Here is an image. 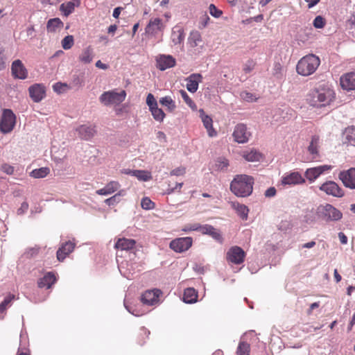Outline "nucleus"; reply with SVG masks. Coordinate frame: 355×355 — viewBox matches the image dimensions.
Returning <instances> with one entry per match:
<instances>
[{
	"label": "nucleus",
	"mask_w": 355,
	"mask_h": 355,
	"mask_svg": "<svg viewBox=\"0 0 355 355\" xmlns=\"http://www.w3.org/2000/svg\"><path fill=\"white\" fill-rule=\"evenodd\" d=\"M240 96L243 101L246 102H254L257 99V97H256L253 94L247 91L242 92L240 94Z\"/></svg>",
	"instance_id": "nucleus-49"
},
{
	"label": "nucleus",
	"mask_w": 355,
	"mask_h": 355,
	"mask_svg": "<svg viewBox=\"0 0 355 355\" xmlns=\"http://www.w3.org/2000/svg\"><path fill=\"white\" fill-rule=\"evenodd\" d=\"M192 241L191 237L178 238L170 243V248L177 252H182L191 246Z\"/></svg>",
	"instance_id": "nucleus-12"
},
{
	"label": "nucleus",
	"mask_w": 355,
	"mask_h": 355,
	"mask_svg": "<svg viewBox=\"0 0 355 355\" xmlns=\"http://www.w3.org/2000/svg\"><path fill=\"white\" fill-rule=\"evenodd\" d=\"M124 173L136 177L141 181L146 182L152 179L150 173L147 171L127 169L125 170Z\"/></svg>",
	"instance_id": "nucleus-25"
},
{
	"label": "nucleus",
	"mask_w": 355,
	"mask_h": 355,
	"mask_svg": "<svg viewBox=\"0 0 355 355\" xmlns=\"http://www.w3.org/2000/svg\"><path fill=\"white\" fill-rule=\"evenodd\" d=\"M146 104L149 107V110L157 105V102L152 94H148L146 97Z\"/></svg>",
	"instance_id": "nucleus-52"
},
{
	"label": "nucleus",
	"mask_w": 355,
	"mask_h": 355,
	"mask_svg": "<svg viewBox=\"0 0 355 355\" xmlns=\"http://www.w3.org/2000/svg\"><path fill=\"white\" fill-rule=\"evenodd\" d=\"M175 65V59L170 55H159L157 58V67L161 71H164Z\"/></svg>",
	"instance_id": "nucleus-18"
},
{
	"label": "nucleus",
	"mask_w": 355,
	"mask_h": 355,
	"mask_svg": "<svg viewBox=\"0 0 355 355\" xmlns=\"http://www.w3.org/2000/svg\"><path fill=\"white\" fill-rule=\"evenodd\" d=\"M11 71L12 76L15 78L24 80L27 78V69L20 60H16L12 62Z\"/></svg>",
	"instance_id": "nucleus-17"
},
{
	"label": "nucleus",
	"mask_w": 355,
	"mask_h": 355,
	"mask_svg": "<svg viewBox=\"0 0 355 355\" xmlns=\"http://www.w3.org/2000/svg\"><path fill=\"white\" fill-rule=\"evenodd\" d=\"M186 173V169L184 167H178L172 170L170 173L171 175L180 176L183 175Z\"/></svg>",
	"instance_id": "nucleus-56"
},
{
	"label": "nucleus",
	"mask_w": 355,
	"mask_h": 355,
	"mask_svg": "<svg viewBox=\"0 0 355 355\" xmlns=\"http://www.w3.org/2000/svg\"><path fill=\"white\" fill-rule=\"evenodd\" d=\"M180 94L184 102L192 109H196V105L192 99L189 96L188 94L184 90H180Z\"/></svg>",
	"instance_id": "nucleus-47"
},
{
	"label": "nucleus",
	"mask_w": 355,
	"mask_h": 355,
	"mask_svg": "<svg viewBox=\"0 0 355 355\" xmlns=\"http://www.w3.org/2000/svg\"><path fill=\"white\" fill-rule=\"evenodd\" d=\"M159 103L168 108L169 111H173L176 107L175 102L170 96H164L159 99Z\"/></svg>",
	"instance_id": "nucleus-42"
},
{
	"label": "nucleus",
	"mask_w": 355,
	"mask_h": 355,
	"mask_svg": "<svg viewBox=\"0 0 355 355\" xmlns=\"http://www.w3.org/2000/svg\"><path fill=\"white\" fill-rule=\"evenodd\" d=\"M282 67L279 63H275L273 67V75L277 78H280L282 76Z\"/></svg>",
	"instance_id": "nucleus-55"
},
{
	"label": "nucleus",
	"mask_w": 355,
	"mask_h": 355,
	"mask_svg": "<svg viewBox=\"0 0 355 355\" xmlns=\"http://www.w3.org/2000/svg\"><path fill=\"white\" fill-rule=\"evenodd\" d=\"M340 86L343 89H355V71L347 73L340 78Z\"/></svg>",
	"instance_id": "nucleus-20"
},
{
	"label": "nucleus",
	"mask_w": 355,
	"mask_h": 355,
	"mask_svg": "<svg viewBox=\"0 0 355 355\" xmlns=\"http://www.w3.org/2000/svg\"><path fill=\"white\" fill-rule=\"evenodd\" d=\"M126 96V93L124 90L117 92L114 90L103 92L100 98V101L105 105H119L122 103Z\"/></svg>",
	"instance_id": "nucleus-5"
},
{
	"label": "nucleus",
	"mask_w": 355,
	"mask_h": 355,
	"mask_svg": "<svg viewBox=\"0 0 355 355\" xmlns=\"http://www.w3.org/2000/svg\"><path fill=\"white\" fill-rule=\"evenodd\" d=\"M202 80L200 73H192L186 78L187 89L191 93H195L198 89L199 83Z\"/></svg>",
	"instance_id": "nucleus-22"
},
{
	"label": "nucleus",
	"mask_w": 355,
	"mask_h": 355,
	"mask_svg": "<svg viewBox=\"0 0 355 355\" xmlns=\"http://www.w3.org/2000/svg\"><path fill=\"white\" fill-rule=\"evenodd\" d=\"M62 26L63 23L59 18H53L48 21L46 28L48 32L54 33L60 30Z\"/></svg>",
	"instance_id": "nucleus-34"
},
{
	"label": "nucleus",
	"mask_w": 355,
	"mask_h": 355,
	"mask_svg": "<svg viewBox=\"0 0 355 355\" xmlns=\"http://www.w3.org/2000/svg\"><path fill=\"white\" fill-rule=\"evenodd\" d=\"M345 135L347 142L349 144L355 146V127L351 126L347 128L345 130Z\"/></svg>",
	"instance_id": "nucleus-39"
},
{
	"label": "nucleus",
	"mask_w": 355,
	"mask_h": 355,
	"mask_svg": "<svg viewBox=\"0 0 355 355\" xmlns=\"http://www.w3.org/2000/svg\"><path fill=\"white\" fill-rule=\"evenodd\" d=\"M199 112L200 113L202 121L203 123L205 128L207 129L209 136L211 137L216 136V132L213 128V121L211 118L209 116L206 115L203 110H200Z\"/></svg>",
	"instance_id": "nucleus-24"
},
{
	"label": "nucleus",
	"mask_w": 355,
	"mask_h": 355,
	"mask_svg": "<svg viewBox=\"0 0 355 355\" xmlns=\"http://www.w3.org/2000/svg\"><path fill=\"white\" fill-rule=\"evenodd\" d=\"M233 137L234 141L239 144H244L247 142L251 133L248 130L247 126L243 123H239L235 126Z\"/></svg>",
	"instance_id": "nucleus-9"
},
{
	"label": "nucleus",
	"mask_w": 355,
	"mask_h": 355,
	"mask_svg": "<svg viewBox=\"0 0 355 355\" xmlns=\"http://www.w3.org/2000/svg\"><path fill=\"white\" fill-rule=\"evenodd\" d=\"M250 346L244 341H241L237 347V355H250Z\"/></svg>",
	"instance_id": "nucleus-40"
},
{
	"label": "nucleus",
	"mask_w": 355,
	"mask_h": 355,
	"mask_svg": "<svg viewBox=\"0 0 355 355\" xmlns=\"http://www.w3.org/2000/svg\"><path fill=\"white\" fill-rule=\"evenodd\" d=\"M28 209V204L27 202H23L20 207L17 209V213L18 215L24 214Z\"/></svg>",
	"instance_id": "nucleus-58"
},
{
	"label": "nucleus",
	"mask_w": 355,
	"mask_h": 355,
	"mask_svg": "<svg viewBox=\"0 0 355 355\" xmlns=\"http://www.w3.org/2000/svg\"><path fill=\"white\" fill-rule=\"evenodd\" d=\"M245 256V252L239 246L232 247L227 252V261L235 264L242 263L244 261Z\"/></svg>",
	"instance_id": "nucleus-11"
},
{
	"label": "nucleus",
	"mask_w": 355,
	"mask_h": 355,
	"mask_svg": "<svg viewBox=\"0 0 355 355\" xmlns=\"http://www.w3.org/2000/svg\"><path fill=\"white\" fill-rule=\"evenodd\" d=\"M313 26L316 28H322L325 24L324 18L322 16H317L313 22Z\"/></svg>",
	"instance_id": "nucleus-51"
},
{
	"label": "nucleus",
	"mask_w": 355,
	"mask_h": 355,
	"mask_svg": "<svg viewBox=\"0 0 355 355\" xmlns=\"http://www.w3.org/2000/svg\"><path fill=\"white\" fill-rule=\"evenodd\" d=\"M243 157L248 162H257L261 158V154L257 150L252 149L244 151Z\"/></svg>",
	"instance_id": "nucleus-36"
},
{
	"label": "nucleus",
	"mask_w": 355,
	"mask_h": 355,
	"mask_svg": "<svg viewBox=\"0 0 355 355\" xmlns=\"http://www.w3.org/2000/svg\"><path fill=\"white\" fill-rule=\"evenodd\" d=\"M76 131L78 133L80 138L85 140L90 139L96 133L95 126L91 125H81L76 129Z\"/></svg>",
	"instance_id": "nucleus-21"
},
{
	"label": "nucleus",
	"mask_w": 355,
	"mask_h": 355,
	"mask_svg": "<svg viewBox=\"0 0 355 355\" xmlns=\"http://www.w3.org/2000/svg\"><path fill=\"white\" fill-rule=\"evenodd\" d=\"M229 166V162L223 157L218 158L215 163V168L218 171H225Z\"/></svg>",
	"instance_id": "nucleus-43"
},
{
	"label": "nucleus",
	"mask_w": 355,
	"mask_h": 355,
	"mask_svg": "<svg viewBox=\"0 0 355 355\" xmlns=\"http://www.w3.org/2000/svg\"><path fill=\"white\" fill-rule=\"evenodd\" d=\"M56 278L55 275L49 272L46 273L42 278L38 281V286L40 288H49L55 282Z\"/></svg>",
	"instance_id": "nucleus-27"
},
{
	"label": "nucleus",
	"mask_w": 355,
	"mask_h": 355,
	"mask_svg": "<svg viewBox=\"0 0 355 355\" xmlns=\"http://www.w3.org/2000/svg\"><path fill=\"white\" fill-rule=\"evenodd\" d=\"M338 178L345 187L351 189H355V168L341 171L338 175Z\"/></svg>",
	"instance_id": "nucleus-13"
},
{
	"label": "nucleus",
	"mask_w": 355,
	"mask_h": 355,
	"mask_svg": "<svg viewBox=\"0 0 355 355\" xmlns=\"http://www.w3.org/2000/svg\"><path fill=\"white\" fill-rule=\"evenodd\" d=\"M75 245L76 244L71 241L63 243L57 251V258L58 261H62L73 250Z\"/></svg>",
	"instance_id": "nucleus-23"
},
{
	"label": "nucleus",
	"mask_w": 355,
	"mask_h": 355,
	"mask_svg": "<svg viewBox=\"0 0 355 355\" xmlns=\"http://www.w3.org/2000/svg\"><path fill=\"white\" fill-rule=\"evenodd\" d=\"M70 87L67 83L60 82L56 83L53 85V91L58 94H62L69 89Z\"/></svg>",
	"instance_id": "nucleus-44"
},
{
	"label": "nucleus",
	"mask_w": 355,
	"mask_h": 355,
	"mask_svg": "<svg viewBox=\"0 0 355 355\" xmlns=\"http://www.w3.org/2000/svg\"><path fill=\"white\" fill-rule=\"evenodd\" d=\"M124 306H125V309L128 310V311L130 312V313H132V315H134L135 316L140 315V314L137 311H136V310L132 309V307H130V306H128L127 304L126 301L124 302Z\"/></svg>",
	"instance_id": "nucleus-62"
},
{
	"label": "nucleus",
	"mask_w": 355,
	"mask_h": 355,
	"mask_svg": "<svg viewBox=\"0 0 355 355\" xmlns=\"http://www.w3.org/2000/svg\"><path fill=\"white\" fill-rule=\"evenodd\" d=\"M29 95L35 103L40 102L46 96L45 87L42 84H34L29 89Z\"/></svg>",
	"instance_id": "nucleus-16"
},
{
	"label": "nucleus",
	"mask_w": 355,
	"mask_h": 355,
	"mask_svg": "<svg viewBox=\"0 0 355 355\" xmlns=\"http://www.w3.org/2000/svg\"><path fill=\"white\" fill-rule=\"evenodd\" d=\"M209 13L211 15H212L213 17H216V18H218L220 17L222 14H223V12L220 10H218L214 4H210L209 5Z\"/></svg>",
	"instance_id": "nucleus-50"
},
{
	"label": "nucleus",
	"mask_w": 355,
	"mask_h": 355,
	"mask_svg": "<svg viewBox=\"0 0 355 355\" xmlns=\"http://www.w3.org/2000/svg\"><path fill=\"white\" fill-rule=\"evenodd\" d=\"M254 179L247 175H236L230 183L231 191L237 197H248L252 193Z\"/></svg>",
	"instance_id": "nucleus-1"
},
{
	"label": "nucleus",
	"mask_w": 355,
	"mask_h": 355,
	"mask_svg": "<svg viewBox=\"0 0 355 355\" xmlns=\"http://www.w3.org/2000/svg\"><path fill=\"white\" fill-rule=\"evenodd\" d=\"M202 37L199 32L195 31H191L189 37H188V44L190 47L195 48V47H200V49L202 48Z\"/></svg>",
	"instance_id": "nucleus-29"
},
{
	"label": "nucleus",
	"mask_w": 355,
	"mask_h": 355,
	"mask_svg": "<svg viewBox=\"0 0 355 355\" xmlns=\"http://www.w3.org/2000/svg\"><path fill=\"white\" fill-rule=\"evenodd\" d=\"M338 238L340 239V241L342 244H347V237L345 236V234L343 232L338 233Z\"/></svg>",
	"instance_id": "nucleus-64"
},
{
	"label": "nucleus",
	"mask_w": 355,
	"mask_h": 355,
	"mask_svg": "<svg viewBox=\"0 0 355 355\" xmlns=\"http://www.w3.org/2000/svg\"><path fill=\"white\" fill-rule=\"evenodd\" d=\"M185 33L183 28L179 25L173 27L171 34V41L174 46L183 44Z\"/></svg>",
	"instance_id": "nucleus-19"
},
{
	"label": "nucleus",
	"mask_w": 355,
	"mask_h": 355,
	"mask_svg": "<svg viewBox=\"0 0 355 355\" xmlns=\"http://www.w3.org/2000/svg\"><path fill=\"white\" fill-rule=\"evenodd\" d=\"M198 293L193 288H187L184 290L183 301L187 304H192L197 301Z\"/></svg>",
	"instance_id": "nucleus-32"
},
{
	"label": "nucleus",
	"mask_w": 355,
	"mask_h": 355,
	"mask_svg": "<svg viewBox=\"0 0 355 355\" xmlns=\"http://www.w3.org/2000/svg\"><path fill=\"white\" fill-rule=\"evenodd\" d=\"M212 230H214V227L212 225L206 224L204 225H201L200 232L203 234L209 235Z\"/></svg>",
	"instance_id": "nucleus-57"
},
{
	"label": "nucleus",
	"mask_w": 355,
	"mask_h": 355,
	"mask_svg": "<svg viewBox=\"0 0 355 355\" xmlns=\"http://www.w3.org/2000/svg\"><path fill=\"white\" fill-rule=\"evenodd\" d=\"M120 187V184L118 182L111 181L107 184L103 188L96 191V193L98 195L107 196L117 191Z\"/></svg>",
	"instance_id": "nucleus-26"
},
{
	"label": "nucleus",
	"mask_w": 355,
	"mask_h": 355,
	"mask_svg": "<svg viewBox=\"0 0 355 355\" xmlns=\"http://www.w3.org/2000/svg\"><path fill=\"white\" fill-rule=\"evenodd\" d=\"M166 25L160 18H152L150 19L145 28L146 33L152 36L156 35L159 32H163Z\"/></svg>",
	"instance_id": "nucleus-10"
},
{
	"label": "nucleus",
	"mask_w": 355,
	"mask_h": 355,
	"mask_svg": "<svg viewBox=\"0 0 355 355\" xmlns=\"http://www.w3.org/2000/svg\"><path fill=\"white\" fill-rule=\"evenodd\" d=\"M254 67V63L252 61H248L244 66L243 71L245 73H249L252 71Z\"/></svg>",
	"instance_id": "nucleus-61"
},
{
	"label": "nucleus",
	"mask_w": 355,
	"mask_h": 355,
	"mask_svg": "<svg viewBox=\"0 0 355 355\" xmlns=\"http://www.w3.org/2000/svg\"><path fill=\"white\" fill-rule=\"evenodd\" d=\"M74 43L73 37L72 35H67L62 40V46L64 49H70Z\"/></svg>",
	"instance_id": "nucleus-46"
},
{
	"label": "nucleus",
	"mask_w": 355,
	"mask_h": 355,
	"mask_svg": "<svg viewBox=\"0 0 355 355\" xmlns=\"http://www.w3.org/2000/svg\"><path fill=\"white\" fill-rule=\"evenodd\" d=\"M15 299L13 294H8L0 304V319H3L6 310L12 304V302Z\"/></svg>",
	"instance_id": "nucleus-31"
},
{
	"label": "nucleus",
	"mask_w": 355,
	"mask_h": 355,
	"mask_svg": "<svg viewBox=\"0 0 355 355\" xmlns=\"http://www.w3.org/2000/svg\"><path fill=\"white\" fill-rule=\"evenodd\" d=\"M320 190L328 196L341 198L345 195L344 191L334 181H327L319 187Z\"/></svg>",
	"instance_id": "nucleus-7"
},
{
	"label": "nucleus",
	"mask_w": 355,
	"mask_h": 355,
	"mask_svg": "<svg viewBox=\"0 0 355 355\" xmlns=\"http://www.w3.org/2000/svg\"><path fill=\"white\" fill-rule=\"evenodd\" d=\"M209 236H211L214 239L218 241L219 243L223 242V236L220 232L214 227V230H211V232L209 234Z\"/></svg>",
	"instance_id": "nucleus-53"
},
{
	"label": "nucleus",
	"mask_w": 355,
	"mask_h": 355,
	"mask_svg": "<svg viewBox=\"0 0 355 355\" xmlns=\"http://www.w3.org/2000/svg\"><path fill=\"white\" fill-rule=\"evenodd\" d=\"M123 194V191H120L111 198L106 199L105 202L109 206H113L120 201V197Z\"/></svg>",
	"instance_id": "nucleus-45"
},
{
	"label": "nucleus",
	"mask_w": 355,
	"mask_h": 355,
	"mask_svg": "<svg viewBox=\"0 0 355 355\" xmlns=\"http://www.w3.org/2000/svg\"><path fill=\"white\" fill-rule=\"evenodd\" d=\"M1 171L6 173L7 175H12L14 173V171H15V168L14 166H11V165H9L8 164H3L2 166H1Z\"/></svg>",
	"instance_id": "nucleus-54"
},
{
	"label": "nucleus",
	"mask_w": 355,
	"mask_h": 355,
	"mask_svg": "<svg viewBox=\"0 0 355 355\" xmlns=\"http://www.w3.org/2000/svg\"><path fill=\"white\" fill-rule=\"evenodd\" d=\"M276 189L273 187H271L265 191L264 195L267 198H272L276 195Z\"/></svg>",
	"instance_id": "nucleus-59"
},
{
	"label": "nucleus",
	"mask_w": 355,
	"mask_h": 355,
	"mask_svg": "<svg viewBox=\"0 0 355 355\" xmlns=\"http://www.w3.org/2000/svg\"><path fill=\"white\" fill-rule=\"evenodd\" d=\"M232 207L236 210L237 214L243 220H246L248 215V208L243 205L236 202H232Z\"/></svg>",
	"instance_id": "nucleus-33"
},
{
	"label": "nucleus",
	"mask_w": 355,
	"mask_h": 355,
	"mask_svg": "<svg viewBox=\"0 0 355 355\" xmlns=\"http://www.w3.org/2000/svg\"><path fill=\"white\" fill-rule=\"evenodd\" d=\"M76 6V2L68 1L67 3H63L60 5V10L65 17H67L74 11Z\"/></svg>",
	"instance_id": "nucleus-37"
},
{
	"label": "nucleus",
	"mask_w": 355,
	"mask_h": 355,
	"mask_svg": "<svg viewBox=\"0 0 355 355\" xmlns=\"http://www.w3.org/2000/svg\"><path fill=\"white\" fill-rule=\"evenodd\" d=\"M281 182L283 185H295L304 183L305 180L299 172L295 171L286 173L282 178Z\"/></svg>",
	"instance_id": "nucleus-15"
},
{
	"label": "nucleus",
	"mask_w": 355,
	"mask_h": 355,
	"mask_svg": "<svg viewBox=\"0 0 355 355\" xmlns=\"http://www.w3.org/2000/svg\"><path fill=\"white\" fill-rule=\"evenodd\" d=\"M318 144L319 137L318 136L312 137L311 141L308 147V151L312 155V159H316L318 155Z\"/></svg>",
	"instance_id": "nucleus-35"
},
{
	"label": "nucleus",
	"mask_w": 355,
	"mask_h": 355,
	"mask_svg": "<svg viewBox=\"0 0 355 355\" xmlns=\"http://www.w3.org/2000/svg\"><path fill=\"white\" fill-rule=\"evenodd\" d=\"M5 68V61L3 56V50L0 48V70Z\"/></svg>",
	"instance_id": "nucleus-63"
},
{
	"label": "nucleus",
	"mask_w": 355,
	"mask_h": 355,
	"mask_svg": "<svg viewBox=\"0 0 355 355\" xmlns=\"http://www.w3.org/2000/svg\"><path fill=\"white\" fill-rule=\"evenodd\" d=\"M15 123L16 117L13 112L10 109H5L0 119V131L4 134L10 132Z\"/></svg>",
	"instance_id": "nucleus-6"
},
{
	"label": "nucleus",
	"mask_w": 355,
	"mask_h": 355,
	"mask_svg": "<svg viewBox=\"0 0 355 355\" xmlns=\"http://www.w3.org/2000/svg\"><path fill=\"white\" fill-rule=\"evenodd\" d=\"M317 214L319 217L326 221H338L343 217L341 211L330 204L319 206Z\"/></svg>",
	"instance_id": "nucleus-4"
},
{
	"label": "nucleus",
	"mask_w": 355,
	"mask_h": 355,
	"mask_svg": "<svg viewBox=\"0 0 355 355\" xmlns=\"http://www.w3.org/2000/svg\"><path fill=\"white\" fill-rule=\"evenodd\" d=\"M50 172L48 167H42L34 169L30 173V175L34 178H43L46 177Z\"/></svg>",
	"instance_id": "nucleus-38"
},
{
	"label": "nucleus",
	"mask_w": 355,
	"mask_h": 355,
	"mask_svg": "<svg viewBox=\"0 0 355 355\" xmlns=\"http://www.w3.org/2000/svg\"><path fill=\"white\" fill-rule=\"evenodd\" d=\"M135 243L136 242L133 239L122 238L117 241L114 247L116 249H120L121 250H128L134 248Z\"/></svg>",
	"instance_id": "nucleus-28"
},
{
	"label": "nucleus",
	"mask_w": 355,
	"mask_h": 355,
	"mask_svg": "<svg viewBox=\"0 0 355 355\" xmlns=\"http://www.w3.org/2000/svg\"><path fill=\"white\" fill-rule=\"evenodd\" d=\"M334 98V92L329 88H320L312 91L307 98L310 105L323 107L330 104Z\"/></svg>",
	"instance_id": "nucleus-2"
},
{
	"label": "nucleus",
	"mask_w": 355,
	"mask_h": 355,
	"mask_svg": "<svg viewBox=\"0 0 355 355\" xmlns=\"http://www.w3.org/2000/svg\"><path fill=\"white\" fill-rule=\"evenodd\" d=\"M332 168L331 165H321L316 167L307 168L304 173L305 178L311 183L324 172L330 171Z\"/></svg>",
	"instance_id": "nucleus-8"
},
{
	"label": "nucleus",
	"mask_w": 355,
	"mask_h": 355,
	"mask_svg": "<svg viewBox=\"0 0 355 355\" xmlns=\"http://www.w3.org/2000/svg\"><path fill=\"white\" fill-rule=\"evenodd\" d=\"M151 114L155 120L157 121H162L165 117V114L161 108H159L158 106H155V107L150 110Z\"/></svg>",
	"instance_id": "nucleus-41"
},
{
	"label": "nucleus",
	"mask_w": 355,
	"mask_h": 355,
	"mask_svg": "<svg viewBox=\"0 0 355 355\" xmlns=\"http://www.w3.org/2000/svg\"><path fill=\"white\" fill-rule=\"evenodd\" d=\"M209 20V16L205 14L200 18V28H205L208 24V21Z\"/></svg>",
	"instance_id": "nucleus-60"
},
{
	"label": "nucleus",
	"mask_w": 355,
	"mask_h": 355,
	"mask_svg": "<svg viewBox=\"0 0 355 355\" xmlns=\"http://www.w3.org/2000/svg\"><path fill=\"white\" fill-rule=\"evenodd\" d=\"M141 206L144 209L150 210L154 208L155 204L149 198L145 197L141 200Z\"/></svg>",
	"instance_id": "nucleus-48"
},
{
	"label": "nucleus",
	"mask_w": 355,
	"mask_h": 355,
	"mask_svg": "<svg viewBox=\"0 0 355 355\" xmlns=\"http://www.w3.org/2000/svg\"><path fill=\"white\" fill-rule=\"evenodd\" d=\"M320 60L319 58L313 54H309L298 62L296 69L299 74L307 76L313 73L319 67Z\"/></svg>",
	"instance_id": "nucleus-3"
},
{
	"label": "nucleus",
	"mask_w": 355,
	"mask_h": 355,
	"mask_svg": "<svg viewBox=\"0 0 355 355\" xmlns=\"http://www.w3.org/2000/svg\"><path fill=\"white\" fill-rule=\"evenodd\" d=\"M94 56V50L90 46H89L83 50L78 57V59L81 62L88 64L93 60Z\"/></svg>",
	"instance_id": "nucleus-30"
},
{
	"label": "nucleus",
	"mask_w": 355,
	"mask_h": 355,
	"mask_svg": "<svg viewBox=\"0 0 355 355\" xmlns=\"http://www.w3.org/2000/svg\"><path fill=\"white\" fill-rule=\"evenodd\" d=\"M162 293L159 289L146 291L141 295V302L148 306L155 305L159 303V297Z\"/></svg>",
	"instance_id": "nucleus-14"
}]
</instances>
